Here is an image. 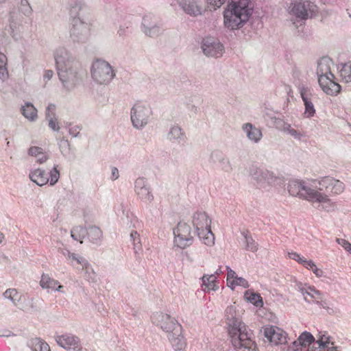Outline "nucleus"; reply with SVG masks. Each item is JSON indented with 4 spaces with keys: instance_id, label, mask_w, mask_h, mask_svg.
Returning <instances> with one entry per match:
<instances>
[{
    "instance_id": "nucleus-34",
    "label": "nucleus",
    "mask_w": 351,
    "mask_h": 351,
    "mask_svg": "<svg viewBox=\"0 0 351 351\" xmlns=\"http://www.w3.org/2000/svg\"><path fill=\"white\" fill-rule=\"evenodd\" d=\"M307 293H306V296L309 297L313 300V302L317 303V304L324 306L322 304V298H323V293L320 292L319 290L316 289L315 287L310 286L307 289Z\"/></svg>"
},
{
    "instance_id": "nucleus-5",
    "label": "nucleus",
    "mask_w": 351,
    "mask_h": 351,
    "mask_svg": "<svg viewBox=\"0 0 351 351\" xmlns=\"http://www.w3.org/2000/svg\"><path fill=\"white\" fill-rule=\"evenodd\" d=\"M333 62L327 56L321 58L317 62V75L322 89L328 95H337L341 86L334 81L335 75L331 73Z\"/></svg>"
},
{
    "instance_id": "nucleus-27",
    "label": "nucleus",
    "mask_w": 351,
    "mask_h": 351,
    "mask_svg": "<svg viewBox=\"0 0 351 351\" xmlns=\"http://www.w3.org/2000/svg\"><path fill=\"white\" fill-rule=\"evenodd\" d=\"M59 252L66 258L68 263L73 266H75L76 265L80 266L84 265L87 261L85 258L77 254L72 253L66 249H60Z\"/></svg>"
},
{
    "instance_id": "nucleus-42",
    "label": "nucleus",
    "mask_w": 351,
    "mask_h": 351,
    "mask_svg": "<svg viewBox=\"0 0 351 351\" xmlns=\"http://www.w3.org/2000/svg\"><path fill=\"white\" fill-rule=\"evenodd\" d=\"M69 12L73 17H77L79 12L81 10L83 6V3L80 0H70L69 3Z\"/></svg>"
},
{
    "instance_id": "nucleus-25",
    "label": "nucleus",
    "mask_w": 351,
    "mask_h": 351,
    "mask_svg": "<svg viewBox=\"0 0 351 351\" xmlns=\"http://www.w3.org/2000/svg\"><path fill=\"white\" fill-rule=\"evenodd\" d=\"M23 18L18 13H12L10 20V28L12 36L14 39L18 40L20 38L19 32H21V27Z\"/></svg>"
},
{
    "instance_id": "nucleus-9",
    "label": "nucleus",
    "mask_w": 351,
    "mask_h": 351,
    "mask_svg": "<svg viewBox=\"0 0 351 351\" xmlns=\"http://www.w3.org/2000/svg\"><path fill=\"white\" fill-rule=\"evenodd\" d=\"M250 175L252 180L256 182L257 186L260 188H265L267 185H278L283 181L282 177L276 175L274 172L257 167L250 168Z\"/></svg>"
},
{
    "instance_id": "nucleus-45",
    "label": "nucleus",
    "mask_w": 351,
    "mask_h": 351,
    "mask_svg": "<svg viewBox=\"0 0 351 351\" xmlns=\"http://www.w3.org/2000/svg\"><path fill=\"white\" fill-rule=\"evenodd\" d=\"M19 12H21L23 15L28 16L32 12V7L30 6L27 0H21V4L19 6Z\"/></svg>"
},
{
    "instance_id": "nucleus-7",
    "label": "nucleus",
    "mask_w": 351,
    "mask_h": 351,
    "mask_svg": "<svg viewBox=\"0 0 351 351\" xmlns=\"http://www.w3.org/2000/svg\"><path fill=\"white\" fill-rule=\"evenodd\" d=\"M90 72L93 80L101 85L110 84L116 75L110 63L102 59H97L93 62Z\"/></svg>"
},
{
    "instance_id": "nucleus-43",
    "label": "nucleus",
    "mask_w": 351,
    "mask_h": 351,
    "mask_svg": "<svg viewBox=\"0 0 351 351\" xmlns=\"http://www.w3.org/2000/svg\"><path fill=\"white\" fill-rule=\"evenodd\" d=\"M215 280H216V276L215 274L204 275L202 277L203 285H204L206 289H208V290H215V287H216V285L215 284Z\"/></svg>"
},
{
    "instance_id": "nucleus-16",
    "label": "nucleus",
    "mask_w": 351,
    "mask_h": 351,
    "mask_svg": "<svg viewBox=\"0 0 351 351\" xmlns=\"http://www.w3.org/2000/svg\"><path fill=\"white\" fill-rule=\"evenodd\" d=\"M263 335L267 340L274 345H285L287 343V332L276 326L264 327Z\"/></svg>"
},
{
    "instance_id": "nucleus-13",
    "label": "nucleus",
    "mask_w": 351,
    "mask_h": 351,
    "mask_svg": "<svg viewBox=\"0 0 351 351\" xmlns=\"http://www.w3.org/2000/svg\"><path fill=\"white\" fill-rule=\"evenodd\" d=\"M317 10L316 5L310 0H295L288 8L289 14L300 20L306 19Z\"/></svg>"
},
{
    "instance_id": "nucleus-14",
    "label": "nucleus",
    "mask_w": 351,
    "mask_h": 351,
    "mask_svg": "<svg viewBox=\"0 0 351 351\" xmlns=\"http://www.w3.org/2000/svg\"><path fill=\"white\" fill-rule=\"evenodd\" d=\"M204 54L207 57L220 58L224 52V47L219 40L214 37L204 38L201 44Z\"/></svg>"
},
{
    "instance_id": "nucleus-20",
    "label": "nucleus",
    "mask_w": 351,
    "mask_h": 351,
    "mask_svg": "<svg viewBox=\"0 0 351 351\" xmlns=\"http://www.w3.org/2000/svg\"><path fill=\"white\" fill-rule=\"evenodd\" d=\"M299 91L305 107L304 114L307 118L312 117L315 113V108L312 101L311 90L302 85L299 87Z\"/></svg>"
},
{
    "instance_id": "nucleus-12",
    "label": "nucleus",
    "mask_w": 351,
    "mask_h": 351,
    "mask_svg": "<svg viewBox=\"0 0 351 351\" xmlns=\"http://www.w3.org/2000/svg\"><path fill=\"white\" fill-rule=\"evenodd\" d=\"M70 36L73 42L86 43L90 36V23L80 17H73L71 21Z\"/></svg>"
},
{
    "instance_id": "nucleus-49",
    "label": "nucleus",
    "mask_w": 351,
    "mask_h": 351,
    "mask_svg": "<svg viewBox=\"0 0 351 351\" xmlns=\"http://www.w3.org/2000/svg\"><path fill=\"white\" fill-rule=\"evenodd\" d=\"M225 155L219 150H214L211 152L210 160L213 163H219Z\"/></svg>"
},
{
    "instance_id": "nucleus-35",
    "label": "nucleus",
    "mask_w": 351,
    "mask_h": 351,
    "mask_svg": "<svg viewBox=\"0 0 351 351\" xmlns=\"http://www.w3.org/2000/svg\"><path fill=\"white\" fill-rule=\"evenodd\" d=\"M87 234V229L82 226H77L72 228L71 230V237L81 243L83 242V239L85 238Z\"/></svg>"
},
{
    "instance_id": "nucleus-60",
    "label": "nucleus",
    "mask_w": 351,
    "mask_h": 351,
    "mask_svg": "<svg viewBox=\"0 0 351 351\" xmlns=\"http://www.w3.org/2000/svg\"><path fill=\"white\" fill-rule=\"evenodd\" d=\"M60 149L62 153L69 149V143L67 140H61L59 143Z\"/></svg>"
},
{
    "instance_id": "nucleus-6",
    "label": "nucleus",
    "mask_w": 351,
    "mask_h": 351,
    "mask_svg": "<svg viewBox=\"0 0 351 351\" xmlns=\"http://www.w3.org/2000/svg\"><path fill=\"white\" fill-rule=\"evenodd\" d=\"M191 221L199 239L206 245H213L215 238L210 229L211 220L206 213L195 212Z\"/></svg>"
},
{
    "instance_id": "nucleus-64",
    "label": "nucleus",
    "mask_w": 351,
    "mask_h": 351,
    "mask_svg": "<svg viewBox=\"0 0 351 351\" xmlns=\"http://www.w3.org/2000/svg\"><path fill=\"white\" fill-rule=\"evenodd\" d=\"M47 159L48 156L43 152L37 156V162L40 164L45 162L47 160Z\"/></svg>"
},
{
    "instance_id": "nucleus-8",
    "label": "nucleus",
    "mask_w": 351,
    "mask_h": 351,
    "mask_svg": "<svg viewBox=\"0 0 351 351\" xmlns=\"http://www.w3.org/2000/svg\"><path fill=\"white\" fill-rule=\"evenodd\" d=\"M152 110L149 104L137 102L130 110V119L132 125L137 130L143 129L149 122Z\"/></svg>"
},
{
    "instance_id": "nucleus-56",
    "label": "nucleus",
    "mask_w": 351,
    "mask_h": 351,
    "mask_svg": "<svg viewBox=\"0 0 351 351\" xmlns=\"http://www.w3.org/2000/svg\"><path fill=\"white\" fill-rule=\"evenodd\" d=\"M337 242L341 245L346 251L351 252V243L343 239H337Z\"/></svg>"
},
{
    "instance_id": "nucleus-23",
    "label": "nucleus",
    "mask_w": 351,
    "mask_h": 351,
    "mask_svg": "<svg viewBox=\"0 0 351 351\" xmlns=\"http://www.w3.org/2000/svg\"><path fill=\"white\" fill-rule=\"evenodd\" d=\"M242 129L247 138L254 143H258L263 137L261 130L250 123H244L242 126Z\"/></svg>"
},
{
    "instance_id": "nucleus-63",
    "label": "nucleus",
    "mask_w": 351,
    "mask_h": 351,
    "mask_svg": "<svg viewBox=\"0 0 351 351\" xmlns=\"http://www.w3.org/2000/svg\"><path fill=\"white\" fill-rule=\"evenodd\" d=\"M297 261L305 267L307 266V265H309V263L311 264V265H313V261H308L305 258L301 257L300 256Z\"/></svg>"
},
{
    "instance_id": "nucleus-19",
    "label": "nucleus",
    "mask_w": 351,
    "mask_h": 351,
    "mask_svg": "<svg viewBox=\"0 0 351 351\" xmlns=\"http://www.w3.org/2000/svg\"><path fill=\"white\" fill-rule=\"evenodd\" d=\"M309 202L319 203L317 207V209L319 210L331 212L335 210L336 208L335 203L329 199L326 193L319 191L316 189Z\"/></svg>"
},
{
    "instance_id": "nucleus-1",
    "label": "nucleus",
    "mask_w": 351,
    "mask_h": 351,
    "mask_svg": "<svg viewBox=\"0 0 351 351\" xmlns=\"http://www.w3.org/2000/svg\"><path fill=\"white\" fill-rule=\"evenodd\" d=\"M226 0H206L210 10L220 8ZM254 4L250 0H230L223 12V23L226 28H241L252 14Z\"/></svg>"
},
{
    "instance_id": "nucleus-28",
    "label": "nucleus",
    "mask_w": 351,
    "mask_h": 351,
    "mask_svg": "<svg viewBox=\"0 0 351 351\" xmlns=\"http://www.w3.org/2000/svg\"><path fill=\"white\" fill-rule=\"evenodd\" d=\"M30 180L38 186H43L48 183L49 178L46 171L41 169H37L29 173Z\"/></svg>"
},
{
    "instance_id": "nucleus-41",
    "label": "nucleus",
    "mask_w": 351,
    "mask_h": 351,
    "mask_svg": "<svg viewBox=\"0 0 351 351\" xmlns=\"http://www.w3.org/2000/svg\"><path fill=\"white\" fill-rule=\"evenodd\" d=\"M244 297L247 301L256 306H261L263 305L262 298L259 294L250 292V291H246L245 292Z\"/></svg>"
},
{
    "instance_id": "nucleus-15",
    "label": "nucleus",
    "mask_w": 351,
    "mask_h": 351,
    "mask_svg": "<svg viewBox=\"0 0 351 351\" xmlns=\"http://www.w3.org/2000/svg\"><path fill=\"white\" fill-rule=\"evenodd\" d=\"M142 31L146 36L151 38H156L163 32L157 19L152 14H146L143 18Z\"/></svg>"
},
{
    "instance_id": "nucleus-61",
    "label": "nucleus",
    "mask_w": 351,
    "mask_h": 351,
    "mask_svg": "<svg viewBox=\"0 0 351 351\" xmlns=\"http://www.w3.org/2000/svg\"><path fill=\"white\" fill-rule=\"evenodd\" d=\"M119 177V172L118 169L115 167H112L110 179L112 180H115L118 179Z\"/></svg>"
},
{
    "instance_id": "nucleus-44",
    "label": "nucleus",
    "mask_w": 351,
    "mask_h": 351,
    "mask_svg": "<svg viewBox=\"0 0 351 351\" xmlns=\"http://www.w3.org/2000/svg\"><path fill=\"white\" fill-rule=\"evenodd\" d=\"M130 239L133 242L134 252L138 253V252L141 250L139 234L136 231H132L130 233Z\"/></svg>"
},
{
    "instance_id": "nucleus-33",
    "label": "nucleus",
    "mask_w": 351,
    "mask_h": 351,
    "mask_svg": "<svg viewBox=\"0 0 351 351\" xmlns=\"http://www.w3.org/2000/svg\"><path fill=\"white\" fill-rule=\"evenodd\" d=\"M82 270L84 271V278L85 280L90 282L97 281V274L93 269L88 261H86L84 265H82Z\"/></svg>"
},
{
    "instance_id": "nucleus-47",
    "label": "nucleus",
    "mask_w": 351,
    "mask_h": 351,
    "mask_svg": "<svg viewBox=\"0 0 351 351\" xmlns=\"http://www.w3.org/2000/svg\"><path fill=\"white\" fill-rule=\"evenodd\" d=\"M235 286H241L243 288H247L249 287V284L245 278L238 276L237 279L232 280V285H229L232 289H234Z\"/></svg>"
},
{
    "instance_id": "nucleus-59",
    "label": "nucleus",
    "mask_w": 351,
    "mask_h": 351,
    "mask_svg": "<svg viewBox=\"0 0 351 351\" xmlns=\"http://www.w3.org/2000/svg\"><path fill=\"white\" fill-rule=\"evenodd\" d=\"M279 123H280L279 128L280 129L285 132H287L288 134V132H289V130H291V126L289 123H285L284 121H282V120H279Z\"/></svg>"
},
{
    "instance_id": "nucleus-2",
    "label": "nucleus",
    "mask_w": 351,
    "mask_h": 351,
    "mask_svg": "<svg viewBox=\"0 0 351 351\" xmlns=\"http://www.w3.org/2000/svg\"><path fill=\"white\" fill-rule=\"evenodd\" d=\"M53 56L60 80L65 88L73 89L80 80L79 62L64 47H58Z\"/></svg>"
},
{
    "instance_id": "nucleus-30",
    "label": "nucleus",
    "mask_w": 351,
    "mask_h": 351,
    "mask_svg": "<svg viewBox=\"0 0 351 351\" xmlns=\"http://www.w3.org/2000/svg\"><path fill=\"white\" fill-rule=\"evenodd\" d=\"M295 341L303 350V348L309 346L312 343H315V338L311 332L304 331L300 335L298 339Z\"/></svg>"
},
{
    "instance_id": "nucleus-4",
    "label": "nucleus",
    "mask_w": 351,
    "mask_h": 351,
    "mask_svg": "<svg viewBox=\"0 0 351 351\" xmlns=\"http://www.w3.org/2000/svg\"><path fill=\"white\" fill-rule=\"evenodd\" d=\"M152 322L167 333V337L176 351H181L185 347L182 336V326L170 315L156 312L152 315Z\"/></svg>"
},
{
    "instance_id": "nucleus-51",
    "label": "nucleus",
    "mask_w": 351,
    "mask_h": 351,
    "mask_svg": "<svg viewBox=\"0 0 351 351\" xmlns=\"http://www.w3.org/2000/svg\"><path fill=\"white\" fill-rule=\"evenodd\" d=\"M309 287V285H307L306 284H302V282H297L295 285V289L302 293V295L304 296V300L308 302H309V300L306 296V293H307V289Z\"/></svg>"
},
{
    "instance_id": "nucleus-24",
    "label": "nucleus",
    "mask_w": 351,
    "mask_h": 351,
    "mask_svg": "<svg viewBox=\"0 0 351 351\" xmlns=\"http://www.w3.org/2000/svg\"><path fill=\"white\" fill-rule=\"evenodd\" d=\"M167 139L173 143L183 144L186 141V136L180 126L173 125L167 134Z\"/></svg>"
},
{
    "instance_id": "nucleus-11",
    "label": "nucleus",
    "mask_w": 351,
    "mask_h": 351,
    "mask_svg": "<svg viewBox=\"0 0 351 351\" xmlns=\"http://www.w3.org/2000/svg\"><path fill=\"white\" fill-rule=\"evenodd\" d=\"M174 245L180 248L185 249L191 245L194 238L191 234V226L184 221H180L173 229Z\"/></svg>"
},
{
    "instance_id": "nucleus-40",
    "label": "nucleus",
    "mask_w": 351,
    "mask_h": 351,
    "mask_svg": "<svg viewBox=\"0 0 351 351\" xmlns=\"http://www.w3.org/2000/svg\"><path fill=\"white\" fill-rule=\"evenodd\" d=\"M5 298L10 299L14 305L17 306L19 302L21 299V294H20L15 289H8L3 293Z\"/></svg>"
},
{
    "instance_id": "nucleus-55",
    "label": "nucleus",
    "mask_w": 351,
    "mask_h": 351,
    "mask_svg": "<svg viewBox=\"0 0 351 351\" xmlns=\"http://www.w3.org/2000/svg\"><path fill=\"white\" fill-rule=\"evenodd\" d=\"M308 269L312 270V271L316 275L317 277H322L324 275V271L321 269L317 267L314 262L313 261V265L309 263V265H307L306 267Z\"/></svg>"
},
{
    "instance_id": "nucleus-26",
    "label": "nucleus",
    "mask_w": 351,
    "mask_h": 351,
    "mask_svg": "<svg viewBox=\"0 0 351 351\" xmlns=\"http://www.w3.org/2000/svg\"><path fill=\"white\" fill-rule=\"evenodd\" d=\"M21 112L25 119L31 122H34L38 119V110L31 102H25L24 105L21 107Z\"/></svg>"
},
{
    "instance_id": "nucleus-54",
    "label": "nucleus",
    "mask_w": 351,
    "mask_h": 351,
    "mask_svg": "<svg viewBox=\"0 0 351 351\" xmlns=\"http://www.w3.org/2000/svg\"><path fill=\"white\" fill-rule=\"evenodd\" d=\"M47 121H48V125L49 127L53 131H59L60 130V126H59V123L57 121V119L56 117H53V118H49V119H46Z\"/></svg>"
},
{
    "instance_id": "nucleus-53",
    "label": "nucleus",
    "mask_w": 351,
    "mask_h": 351,
    "mask_svg": "<svg viewBox=\"0 0 351 351\" xmlns=\"http://www.w3.org/2000/svg\"><path fill=\"white\" fill-rule=\"evenodd\" d=\"M226 269L228 271L227 274V285H232V280H235L237 278L238 276L236 274L235 271L230 268V267L226 266Z\"/></svg>"
},
{
    "instance_id": "nucleus-36",
    "label": "nucleus",
    "mask_w": 351,
    "mask_h": 351,
    "mask_svg": "<svg viewBox=\"0 0 351 351\" xmlns=\"http://www.w3.org/2000/svg\"><path fill=\"white\" fill-rule=\"evenodd\" d=\"M7 63L8 59L6 56L0 52V80L3 82L5 81L9 76Z\"/></svg>"
},
{
    "instance_id": "nucleus-46",
    "label": "nucleus",
    "mask_w": 351,
    "mask_h": 351,
    "mask_svg": "<svg viewBox=\"0 0 351 351\" xmlns=\"http://www.w3.org/2000/svg\"><path fill=\"white\" fill-rule=\"evenodd\" d=\"M219 167L224 172L229 173L232 170L230 160L226 156L219 162Z\"/></svg>"
},
{
    "instance_id": "nucleus-29",
    "label": "nucleus",
    "mask_w": 351,
    "mask_h": 351,
    "mask_svg": "<svg viewBox=\"0 0 351 351\" xmlns=\"http://www.w3.org/2000/svg\"><path fill=\"white\" fill-rule=\"evenodd\" d=\"M40 285L43 289H51V291H60L62 287L58 280L51 278L47 274H43L41 277V280L40 281Z\"/></svg>"
},
{
    "instance_id": "nucleus-3",
    "label": "nucleus",
    "mask_w": 351,
    "mask_h": 351,
    "mask_svg": "<svg viewBox=\"0 0 351 351\" xmlns=\"http://www.w3.org/2000/svg\"><path fill=\"white\" fill-rule=\"evenodd\" d=\"M228 334L231 342L237 351H250L254 346L252 339V333L247 326L236 317V311L233 306L226 310Z\"/></svg>"
},
{
    "instance_id": "nucleus-37",
    "label": "nucleus",
    "mask_w": 351,
    "mask_h": 351,
    "mask_svg": "<svg viewBox=\"0 0 351 351\" xmlns=\"http://www.w3.org/2000/svg\"><path fill=\"white\" fill-rule=\"evenodd\" d=\"M241 234L244 237L245 249L252 252H256L258 250V243L253 239L251 235L247 232H243Z\"/></svg>"
},
{
    "instance_id": "nucleus-22",
    "label": "nucleus",
    "mask_w": 351,
    "mask_h": 351,
    "mask_svg": "<svg viewBox=\"0 0 351 351\" xmlns=\"http://www.w3.org/2000/svg\"><path fill=\"white\" fill-rule=\"evenodd\" d=\"M316 337L315 344L317 345V347L313 346L307 351H327L329 348L335 346L334 343L330 341L331 337L327 331H319Z\"/></svg>"
},
{
    "instance_id": "nucleus-31",
    "label": "nucleus",
    "mask_w": 351,
    "mask_h": 351,
    "mask_svg": "<svg viewBox=\"0 0 351 351\" xmlns=\"http://www.w3.org/2000/svg\"><path fill=\"white\" fill-rule=\"evenodd\" d=\"M335 178L329 176L324 177L320 180H312V184L316 186L315 189L324 193H326L330 185L334 183Z\"/></svg>"
},
{
    "instance_id": "nucleus-39",
    "label": "nucleus",
    "mask_w": 351,
    "mask_h": 351,
    "mask_svg": "<svg viewBox=\"0 0 351 351\" xmlns=\"http://www.w3.org/2000/svg\"><path fill=\"white\" fill-rule=\"evenodd\" d=\"M30 346L33 351H50L49 345L38 338L32 339Z\"/></svg>"
},
{
    "instance_id": "nucleus-62",
    "label": "nucleus",
    "mask_w": 351,
    "mask_h": 351,
    "mask_svg": "<svg viewBox=\"0 0 351 351\" xmlns=\"http://www.w3.org/2000/svg\"><path fill=\"white\" fill-rule=\"evenodd\" d=\"M289 135L294 137L295 139L300 140L302 137V134L298 132L296 130L291 128V130L288 132Z\"/></svg>"
},
{
    "instance_id": "nucleus-17",
    "label": "nucleus",
    "mask_w": 351,
    "mask_h": 351,
    "mask_svg": "<svg viewBox=\"0 0 351 351\" xmlns=\"http://www.w3.org/2000/svg\"><path fill=\"white\" fill-rule=\"evenodd\" d=\"M57 343L69 351H80L82 346L79 338L71 334H64L56 338Z\"/></svg>"
},
{
    "instance_id": "nucleus-58",
    "label": "nucleus",
    "mask_w": 351,
    "mask_h": 351,
    "mask_svg": "<svg viewBox=\"0 0 351 351\" xmlns=\"http://www.w3.org/2000/svg\"><path fill=\"white\" fill-rule=\"evenodd\" d=\"M29 154L37 157L42 153V148L39 147H32L29 149Z\"/></svg>"
},
{
    "instance_id": "nucleus-32",
    "label": "nucleus",
    "mask_w": 351,
    "mask_h": 351,
    "mask_svg": "<svg viewBox=\"0 0 351 351\" xmlns=\"http://www.w3.org/2000/svg\"><path fill=\"white\" fill-rule=\"evenodd\" d=\"M89 241L95 244H99L102 239V232L99 228L97 226H90L87 229L86 234Z\"/></svg>"
},
{
    "instance_id": "nucleus-18",
    "label": "nucleus",
    "mask_w": 351,
    "mask_h": 351,
    "mask_svg": "<svg viewBox=\"0 0 351 351\" xmlns=\"http://www.w3.org/2000/svg\"><path fill=\"white\" fill-rule=\"evenodd\" d=\"M183 12L191 16L202 15V8L200 0H175Z\"/></svg>"
},
{
    "instance_id": "nucleus-57",
    "label": "nucleus",
    "mask_w": 351,
    "mask_h": 351,
    "mask_svg": "<svg viewBox=\"0 0 351 351\" xmlns=\"http://www.w3.org/2000/svg\"><path fill=\"white\" fill-rule=\"evenodd\" d=\"M80 127L74 125L69 128V133L73 137H77L80 134Z\"/></svg>"
},
{
    "instance_id": "nucleus-10",
    "label": "nucleus",
    "mask_w": 351,
    "mask_h": 351,
    "mask_svg": "<svg viewBox=\"0 0 351 351\" xmlns=\"http://www.w3.org/2000/svg\"><path fill=\"white\" fill-rule=\"evenodd\" d=\"M315 187L316 186L312 184L311 181L293 180L289 181L287 188L291 195L309 202Z\"/></svg>"
},
{
    "instance_id": "nucleus-38",
    "label": "nucleus",
    "mask_w": 351,
    "mask_h": 351,
    "mask_svg": "<svg viewBox=\"0 0 351 351\" xmlns=\"http://www.w3.org/2000/svg\"><path fill=\"white\" fill-rule=\"evenodd\" d=\"M339 75L346 83L351 82V62L343 64L339 69Z\"/></svg>"
},
{
    "instance_id": "nucleus-48",
    "label": "nucleus",
    "mask_w": 351,
    "mask_h": 351,
    "mask_svg": "<svg viewBox=\"0 0 351 351\" xmlns=\"http://www.w3.org/2000/svg\"><path fill=\"white\" fill-rule=\"evenodd\" d=\"M49 174L50 178L49 181L50 182V185L53 186L58 181L60 178V172L57 169L56 166L53 167V168L50 171Z\"/></svg>"
},
{
    "instance_id": "nucleus-52",
    "label": "nucleus",
    "mask_w": 351,
    "mask_h": 351,
    "mask_svg": "<svg viewBox=\"0 0 351 351\" xmlns=\"http://www.w3.org/2000/svg\"><path fill=\"white\" fill-rule=\"evenodd\" d=\"M46 119L56 117V106L53 104H49L46 108L45 110Z\"/></svg>"
},
{
    "instance_id": "nucleus-50",
    "label": "nucleus",
    "mask_w": 351,
    "mask_h": 351,
    "mask_svg": "<svg viewBox=\"0 0 351 351\" xmlns=\"http://www.w3.org/2000/svg\"><path fill=\"white\" fill-rule=\"evenodd\" d=\"M332 184H333V186H332L333 193H332L339 194V193H341L344 191L345 185L340 180L335 179L334 183H332Z\"/></svg>"
},
{
    "instance_id": "nucleus-21",
    "label": "nucleus",
    "mask_w": 351,
    "mask_h": 351,
    "mask_svg": "<svg viewBox=\"0 0 351 351\" xmlns=\"http://www.w3.org/2000/svg\"><path fill=\"white\" fill-rule=\"evenodd\" d=\"M135 192L138 197L145 202H152L154 195L152 194L147 182L143 178H138L135 181Z\"/></svg>"
}]
</instances>
